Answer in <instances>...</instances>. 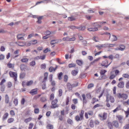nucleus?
<instances>
[{
    "label": "nucleus",
    "instance_id": "nucleus-1",
    "mask_svg": "<svg viewBox=\"0 0 129 129\" xmlns=\"http://www.w3.org/2000/svg\"><path fill=\"white\" fill-rule=\"evenodd\" d=\"M84 113V111L83 110H81L80 112L79 113V115H77L75 117V119L77 121H81L83 119V115Z\"/></svg>",
    "mask_w": 129,
    "mask_h": 129
},
{
    "label": "nucleus",
    "instance_id": "nucleus-2",
    "mask_svg": "<svg viewBox=\"0 0 129 129\" xmlns=\"http://www.w3.org/2000/svg\"><path fill=\"white\" fill-rule=\"evenodd\" d=\"M110 101L111 103H113L114 102V99L113 96L108 93L106 95V101L109 102Z\"/></svg>",
    "mask_w": 129,
    "mask_h": 129
},
{
    "label": "nucleus",
    "instance_id": "nucleus-3",
    "mask_svg": "<svg viewBox=\"0 0 129 129\" xmlns=\"http://www.w3.org/2000/svg\"><path fill=\"white\" fill-rule=\"evenodd\" d=\"M78 85V83L75 82L72 85L69 83H67L66 84V86L69 90H71L72 88L74 87L77 86Z\"/></svg>",
    "mask_w": 129,
    "mask_h": 129
},
{
    "label": "nucleus",
    "instance_id": "nucleus-4",
    "mask_svg": "<svg viewBox=\"0 0 129 129\" xmlns=\"http://www.w3.org/2000/svg\"><path fill=\"white\" fill-rule=\"evenodd\" d=\"M57 102L58 100L57 99H55L52 101L51 102V105L50 106V107L52 109H54L58 107V106L57 104Z\"/></svg>",
    "mask_w": 129,
    "mask_h": 129
},
{
    "label": "nucleus",
    "instance_id": "nucleus-5",
    "mask_svg": "<svg viewBox=\"0 0 129 129\" xmlns=\"http://www.w3.org/2000/svg\"><path fill=\"white\" fill-rule=\"evenodd\" d=\"M117 96L119 98H121L124 100H126L128 97V96L127 94L125 93L121 94L120 93L118 94Z\"/></svg>",
    "mask_w": 129,
    "mask_h": 129
},
{
    "label": "nucleus",
    "instance_id": "nucleus-6",
    "mask_svg": "<svg viewBox=\"0 0 129 129\" xmlns=\"http://www.w3.org/2000/svg\"><path fill=\"white\" fill-rule=\"evenodd\" d=\"M9 74L10 77L14 78L15 81H17V75L16 73L10 71L9 72Z\"/></svg>",
    "mask_w": 129,
    "mask_h": 129
},
{
    "label": "nucleus",
    "instance_id": "nucleus-7",
    "mask_svg": "<svg viewBox=\"0 0 129 129\" xmlns=\"http://www.w3.org/2000/svg\"><path fill=\"white\" fill-rule=\"evenodd\" d=\"M99 116L100 118V119L101 120H105L107 117V114L106 113L104 112L103 113V116L102 115L100 114L99 115Z\"/></svg>",
    "mask_w": 129,
    "mask_h": 129
},
{
    "label": "nucleus",
    "instance_id": "nucleus-8",
    "mask_svg": "<svg viewBox=\"0 0 129 129\" xmlns=\"http://www.w3.org/2000/svg\"><path fill=\"white\" fill-rule=\"evenodd\" d=\"M38 90L37 88H35L30 90L29 93L32 95L36 94H37Z\"/></svg>",
    "mask_w": 129,
    "mask_h": 129
},
{
    "label": "nucleus",
    "instance_id": "nucleus-9",
    "mask_svg": "<svg viewBox=\"0 0 129 129\" xmlns=\"http://www.w3.org/2000/svg\"><path fill=\"white\" fill-rule=\"evenodd\" d=\"M112 62H111L109 64H108L107 65H106V64L108 63V61L107 60H105L102 61V63L101 64V65L102 66H104L106 68H107L108 67V66L110 65L111 63Z\"/></svg>",
    "mask_w": 129,
    "mask_h": 129
},
{
    "label": "nucleus",
    "instance_id": "nucleus-10",
    "mask_svg": "<svg viewBox=\"0 0 129 129\" xmlns=\"http://www.w3.org/2000/svg\"><path fill=\"white\" fill-rule=\"evenodd\" d=\"M21 35H22V36L23 37L25 36V34L24 33H23L19 34H18L17 36V37L18 40H19L20 39H21L22 40H24V38L23 37H20V36Z\"/></svg>",
    "mask_w": 129,
    "mask_h": 129
},
{
    "label": "nucleus",
    "instance_id": "nucleus-11",
    "mask_svg": "<svg viewBox=\"0 0 129 129\" xmlns=\"http://www.w3.org/2000/svg\"><path fill=\"white\" fill-rule=\"evenodd\" d=\"M124 82L123 81H121L118 84L117 86L119 88H122L124 87Z\"/></svg>",
    "mask_w": 129,
    "mask_h": 129
},
{
    "label": "nucleus",
    "instance_id": "nucleus-12",
    "mask_svg": "<svg viewBox=\"0 0 129 129\" xmlns=\"http://www.w3.org/2000/svg\"><path fill=\"white\" fill-rule=\"evenodd\" d=\"M91 26L92 27H101V26L99 24V22H95L92 23Z\"/></svg>",
    "mask_w": 129,
    "mask_h": 129
},
{
    "label": "nucleus",
    "instance_id": "nucleus-13",
    "mask_svg": "<svg viewBox=\"0 0 129 129\" xmlns=\"http://www.w3.org/2000/svg\"><path fill=\"white\" fill-rule=\"evenodd\" d=\"M87 30L90 31H94L98 30V28L97 27H92L88 28Z\"/></svg>",
    "mask_w": 129,
    "mask_h": 129
},
{
    "label": "nucleus",
    "instance_id": "nucleus-14",
    "mask_svg": "<svg viewBox=\"0 0 129 129\" xmlns=\"http://www.w3.org/2000/svg\"><path fill=\"white\" fill-rule=\"evenodd\" d=\"M5 102L6 104L9 103V98L7 94H6L5 95Z\"/></svg>",
    "mask_w": 129,
    "mask_h": 129
},
{
    "label": "nucleus",
    "instance_id": "nucleus-15",
    "mask_svg": "<svg viewBox=\"0 0 129 129\" xmlns=\"http://www.w3.org/2000/svg\"><path fill=\"white\" fill-rule=\"evenodd\" d=\"M59 41V40H53L50 41V44L52 45H53L54 44L58 43Z\"/></svg>",
    "mask_w": 129,
    "mask_h": 129
},
{
    "label": "nucleus",
    "instance_id": "nucleus-16",
    "mask_svg": "<svg viewBox=\"0 0 129 129\" xmlns=\"http://www.w3.org/2000/svg\"><path fill=\"white\" fill-rule=\"evenodd\" d=\"M58 66L56 65V67L55 68H54L52 67H50L49 69V71L50 72H52L53 71L54 72L56 69L57 68Z\"/></svg>",
    "mask_w": 129,
    "mask_h": 129
},
{
    "label": "nucleus",
    "instance_id": "nucleus-17",
    "mask_svg": "<svg viewBox=\"0 0 129 129\" xmlns=\"http://www.w3.org/2000/svg\"><path fill=\"white\" fill-rule=\"evenodd\" d=\"M85 27L84 26L80 25L79 26H77V29H78V30L79 31L80 30H84L85 29Z\"/></svg>",
    "mask_w": 129,
    "mask_h": 129
},
{
    "label": "nucleus",
    "instance_id": "nucleus-18",
    "mask_svg": "<svg viewBox=\"0 0 129 129\" xmlns=\"http://www.w3.org/2000/svg\"><path fill=\"white\" fill-rule=\"evenodd\" d=\"M115 45V44H111L107 43L105 44V47H113Z\"/></svg>",
    "mask_w": 129,
    "mask_h": 129
},
{
    "label": "nucleus",
    "instance_id": "nucleus-19",
    "mask_svg": "<svg viewBox=\"0 0 129 129\" xmlns=\"http://www.w3.org/2000/svg\"><path fill=\"white\" fill-rule=\"evenodd\" d=\"M114 126L116 127L117 128L119 126V124L118 122L116 120L113 121L112 122Z\"/></svg>",
    "mask_w": 129,
    "mask_h": 129
},
{
    "label": "nucleus",
    "instance_id": "nucleus-20",
    "mask_svg": "<svg viewBox=\"0 0 129 129\" xmlns=\"http://www.w3.org/2000/svg\"><path fill=\"white\" fill-rule=\"evenodd\" d=\"M9 114L8 113H5L2 119L3 121H4L7 119L8 117Z\"/></svg>",
    "mask_w": 129,
    "mask_h": 129
},
{
    "label": "nucleus",
    "instance_id": "nucleus-21",
    "mask_svg": "<svg viewBox=\"0 0 129 129\" xmlns=\"http://www.w3.org/2000/svg\"><path fill=\"white\" fill-rule=\"evenodd\" d=\"M118 118L119 122L120 123H122V119L123 117L121 115H118L116 116Z\"/></svg>",
    "mask_w": 129,
    "mask_h": 129
},
{
    "label": "nucleus",
    "instance_id": "nucleus-22",
    "mask_svg": "<svg viewBox=\"0 0 129 129\" xmlns=\"http://www.w3.org/2000/svg\"><path fill=\"white\" fill-rule=\"evenodd\" d=\"M75 39H76L75 37H73L70 39H69L68 37L65 38V40H67V41H74L75 40Z\"/></svg>",
    "mask_w": 129,
    "mask_h": 129
},
{
    "label": "nucleus",
    "instance_id": "nucleus-23",
    "mask_svg": "<svg viewBox=\"0 0 129 129\" xmlns=\"http://www.w3.org/2000/svg\"><path fill=\"white\" fill-rule=\"evenodd\" d=\"M25 73L21 72L20 75V79H23L25 77Z\"/></svg>",
    "mask_w": 129,
    "mask_h": 129
},
{
    "label": "nucleus",
    "instance_id": "nucleus-24",
    "mask_svg": "<svg viewBox=\"0 0 129 129\" xmlns=\"http://www.w3.org/2000/svg\"><path fill=\"white\" fill-rule=\"evenodd\" d=\"M36 63L34 60H33L29 63V65L31 67H34L36 65Z\"/></svg>",
    "mask_w": 129,
    "mask_h": 129
},
{
    "label": "nucleus",
    "instance_id": "nucleus-25",
    "mask_svg": "<svg viewBox=\"0 0 129 129\" xmlns=\"http://www.w3.org/2000/svg\"><path fill=\"white\" fill-rule=\"evenodd\" d=\"M78 72L75 70H73L71 72V74L73 76H76Z\"/></svg>",
    "mask_w": 129,
    "mask_h": 129
},
{
    "label": "nucleus",
    "instance_id": "nucleus-26",
    "mask_svg": "<svg viewBox=\"0 0 129 129\" xmlns=\"http://www.w3.org/2000/svg\"><path fill=\"white\" fill-rule=\"evenodd\" d=\"M107 125L108 127L110 129H112L113 128V126L111 122H108L107 123Z\"/></svg>",
    "mask_w": 129,
    "mask_h": 129
},
{
    "label": "nucleus",
    "instance_id": "nucleus-27",
    "mask_svg": "<svg viewBox=\"0 0 129 129\" xmlns=\"http://www.w3.org/2000/svg\"><path fill=\"white\" fill-rule=\"evenodd\" d=\"M47 129H53V126L52 124H49L47 125Z\"/></svg>",
    "mask_w": 129,
    "mask_h": 129
},
{
    "label": "nucleus",
    "instance_id": "nucleus-28",
    "mask_svg": "<svg viewBox=\"0 0 129 129\" xmlns=\"http://www.w3.org/2000/svg\"><path fill=\"white\" fill-rule=\"evenodd\" d=\"M26 66L25 64H21L20 66V68L21 70L23 71L26 68Z\"/></svg>",
    "mask_w": 129,
    "mask_h": 129
},
{
    "label": "nucleus",
    "instance_id": "nucleus-29",
    "mask_svg": "<svg viewBox=\"0 0 129 129\" xmlns=\"http://www.w3.org/2000/svg\"><path fill=\"white\" fill-rule=\"evenodd\" d=\"M119 48L120 50L123 51L125 49V46L123 45H120L119 46Z\"/></svg>",
    "mask_w": 129,
    "mask_h": 129
},
{
    "label": "nucleus",
    "instance_id": "nucleus-30",
    "mask_svg": "<svg viewBox=\"0 0 129 129\" xmlns=\"http://www.w3.org/2000/svg\"><path fill=\"white\" fill-rule=\"evenodd\" d=\"M32 119V118L31 117H29L28 118L25 119L24 120V122L26 123H27L30 121Z\"/></svg>",
    "mask_w": 129,
    "mask_h": 129
},
{
    "label": "nucleus",
    "instance_id": "nucleus-31",
    "mask_svg": "<svg viewBox=\"0 0 129 129\" xmlns=\"http://www.w3.org/2000/svg\"><path fill=\"white\" fill-rule=\"evenodd\" d=\"M117 40V38L114 35H112V36L111 40L112 41H116Z\"/></svg>",
    "mask_w": 129,
    "mask_h": 129
},
{
    "label": "nucleus",
    "instance_id": "nucleus-32",
    "mask_svg": "<svg viewBox=\"0 0 129 129\" xmlns=\"http://www.w3.org/2000/svg\"><path fill=\"white\" fill-rule=\"evenodd\" d=\"M76 62L77 64L80 66H81L82 64V62L81 61L77 60L76 61Z\"/></svg>",
    "mask_w": 129,
    "mask_h": 129
},
{
    "label": "nucleus",
    "instance_id": "nucleus-33",
    "mask_svg": "<svg viewBox=\"0 0 129 129\" xmlns=\"http://www.w3.org/2000/svg\"><path fill=\"white\" fill-rule=\"evenodd\" d=\"M33 83V81L32 80H30L28 81L26 83V85L29 86L31 85Z\"/></svg>",
    "mask_w": 129,
    "mask_h": 129
},
{
    "label": "nucleus",
    "instance_id": "nucleus-34",
    "mask_svg": "<svg viewBox=\"0 0 129 129\" xmlns=\"http://www.w3.org/2000/svg\"><path fill=\"white\" fill-rule=\"evenodd\" d=\"M14 120V119L13 118H10L8 119L7 122L9 123H10L13 122Z\"/></svg>",
    "mask_w": 129,
    "mask_h": 129
},
{
    "label": "nucleus",
    "instance_id": "nucleus-35",
    "mask_svg": "<svg viewBox=\"0 0 129 129\" xmlns=\"http://www.w3.org/2000/svg\"><path fill=\"white\" fill-rule=\"evenodd\" d=\"M7 66L9 68H14V65L10 62L8 64Z\"/></svg>",
    "mask_w": 129,
    "mask_h": 129
},
{
    "label": "nucleus",
    "instance_id": "nucleus-36",
    "mask_svg": "<svg viewBox=\"0 0 129 129\" xmlns=\"http://www.w3.org/2000/svg\"><path fill=\"white\" fill-rule=\"evenodd\" d=\"M86 96L87 99H90L92 96L90 93H88L86 94Z\"/></svg>",
    "mask_w": 129,
    "mask_h": 129
},
{
    "label": "nucleus",
    "instance_id": "nucleus-37",
    "mask_svg": "<svg viewBox=\"0 0 129 129\" xmlns=\"http://www.w3.org/2000/svg\"><path fill=\"white\" fill-rule=\"evenodd\" d=\"M18 99L17 98L15 99L13 101V103L15 104V106H16L18 104Z\"/></svg>",
    "mask_w": 129,
    "mask_h": 129
},
{
    "label": "nucleus",
    "instance_id": "nucleus-38",
    "mask_svg": "<svg viewBox=\"0 0 129 129\" xmlns=\"http://www.w3.org/2000/svg\"><path fill=\"white\" fill-rule=\"evenodd\" d=\"M107 72V71L106 70H104L103 71L101 70L100 72V74L101 75V76H102V75H104Z\"/></svg>",
    "mask_w": 129,
    "mask_h": 129
},
{
    "label": "nucleus",
    "instance_id": "nucleus-39",
    "mask_svg": "<svg viewBox=\"0 0 129 129\" xmlns=\"http://www.w3.org/2000/svg\"><path fill=\"white\" fill-rule=\"evenodd\" d=\"M92 101V102H91V103L93 104H94L95 102L98 101V100L95 98H93Z\"/></svg>",
    "mask_w": 129,
    "mask_h": 129
},
{
    "label": "nucleus",
    "instance_id": "nucleus-40",
    "mask_svg": "<svg viewBox=\"0 0 129 129\" xmlns=\"http://www.w3.org/2000/svg\"><path fill=\"white\" fill-rule=\"evenodd\" d=\"M28 59L27 58L22 59L21 60V61L23 62H26L28 61Z\"/></svg>",
    "mask_w": 129,
    "mask_h": 129
},
{
    "label": "nucleus",
    "instance_id": "nucleus-41",
    "mask_svg": "<svg viewBox=\"0 0 129 129\" xmlns=\"http://www.w3.org/2000/svg\"><path fill=\"white\" fill-rule=\"evenodd\" d=\"M124 112L126 114V117H127L129 115V108H128L127 110L126 111H124Z\"/></svg>",
    "mask_w": 129,
    "mask_h": 129
},
{
    "label": "nucleus",
    "instance_id": "nucleus-42",
    "mask_svg": "<svg viewBox=\"0 0 129 129\" xmlns=\"http://www.w3.org/2000/svg\"><path fill=\"white\" fill-rule=\"evenodd\" d=\"M46 100V99L45 97H42L41 98L40 100L42 102H45Z\"/></svg>",
    "mask_w": 129,
    "mask_h": 129
},
{
    "label": "nucleus",
    "instance_id": "nucleus-43",
    "mask_svg": "<svg viewBox=\"0 0 129 129\" xmlns=\"http://www.w3.org/2000/svg\"><path fill=\"white\" fill-rule=\"evenodd\" d=\"M68 19L69 21H70L74 20L75 19V18L72 17H68Z\"/></svg>",
    "mask_w": 129,
    "mask_h": 129
},
{
    "label": "nucleus",
    "instance_id": "nucleus-44",
    "mask_svg": "<svg viewBox=\"0 0 129 129\" xmlns=\"http://www.w3.org/2000/svg\"><path fill=\"white\" fill-rule=\"evenodd\" d=\"M39 108H35L34 110V113L36 114H38L39 112Z\"/></svg>",
    "mask_w": 129,
    "mask_h": 129
},
{
    "label": "nucleus",
    "instance_id": "nucleus-45",
    "mask_svg": "<svg viewBox=\"0 0 129 129\" xmlns=\"http://www.w3.org/2000/svg\"><path fill=\"white\" fill-rule=\"evenodd\" d=\"M31 44L32 45H34L36 44L37 43V40H32L30 41Z\"/></svg>",
    "mask_w": 129,
    "mask_h": 129
},
{
    "label": "nucleus",
    "instance_id": "nucleus-46",
    "mask_svg": "<svg viewBox=\"0 0 129 129\" xmlns=\"http://www.w3.org/2000/svg\"><path fill=\"white\" fill-rule=\"evenodd\" d=\"M43 83L42 85V89H45L46 88V82H42Z\"/></svg>",
    "mask_w": 129,
    "mask_h": 129
},
{
    "label": "nucleus",
    "instance_id": "nucleus-47",
    "mask_svg": "<svg viewBox=\"0 0 129 129\" xmlns=\"http://www.w3.org/2000/svg\"><path fill=\"white\" fill-rule=\"evenodd\" d=\"M76 64L74 63H71L69 65V68H71L75 67Z\"/></svg>",
    "mask_w": 129,
    "mask_h": 129
},
{
    "label": "nucleus",
    "instance_id": "nucleus-48",
    "mask_svg": "<svg viewBox=\"0 0 129 129\" xmlns=\"http://www.w3.org/2000/svg\"><path fill=\"white\" fill-rule=\"evenodd\" d=\"M90 126L91 127H93L94 126V125L93 124V120H91L90 121Z\"/></svg>",
    "mask_w": 129,
    "mask_h": 129
},
{
    "label": "nucleus",
    "instance_id": "nucleus-49",
    "mask_svg": "<svg viewBox=\"0 0 129 129\" xmlns=\"http://www.w3.org/2000/svg\"><path fill=\"white\" fill-rule=\"evenodd\" d=\"M63 74L62 72L58 74V77L59 80H60L61 79V76Z\"/></svg>",
    "mask_w": 129,
    "mask_h": 129
},
{
    "label": "nucleus",
    "instance_id": "nucleus-50",
    "mask_svg": "<svg viewBox=\"0 0 129 129\" xmlns=\"http://www.w3.org/2000/svg\"><path fill=\"white\" fill-rule=\"evenodd\" d=\"M53 78V75L52 74H50L49 76V79L50 82H51L52 81Z\"/></svg>",
    "mask_w": 129,
    "mask_h": 129
},
{
    "label": "nucleus",
    "instance_id": "nucleus-51",
    "mask_svg": "<svg viewBox=\"0 0 129 129\" xmlns=\"http://www.w3.org/2000/svg\"><path fill=\"white\" fill-rule=\"evenodd\" d=\"M122 76L125 78H129V75L127 74H123L122 75Z\"/></svg>",
    "mask_w": 129,
    "mask_h": 129
},
{
    "label": "nucleus",
    "instance_id": "nucleus-52",
    "mask_svg": "<svg viewBox=\"0 0 129 129\" xmlns=\"http://www.w3.org/2000/svg\"><path fill=\"white\" fill-rule=\"evenodd\" d=\"M116 76L115 75L112 74L109 77V79L110 80L114 78Z\"/></svg>",
    "mask_w": 129,
    "mask_h": 129
},
{
    "label": "nucleus",
    "instance_id": "nucleus-53",
    "mask_svg": "<svg viewBox=\"0 0 129 129\" xmlns=\"http://www.w3.org/2000/svg\"><path fill=\"white\" fill-rule=\"evenodd\" d=\"M87 113L89 115L92 116L93 115V112L92 111H89L87 112Z\"/></svg>",
    "mask_w": 129,
    "mask_h": 129
},
{
    "label": "nucleus",
    "instance_id": "nucleus-54",
    "mask_svg": "<svg viewBox=\"0 0 129 129\" xmlns=\"http://www.w3.org/2000/svg\"><path fill=\"white\" fill-rule=\"evenodd\" d=\"M1 86V90L2 92H3L4 91L5 87L4 85H0Z\"/></svg>",
    "mask_w": 129,
    "mask_h": 129
},
{
    "label": "nucleus",
    "instance_id": "nucleus-55",
    "mask_svg": "<svg viewBox=\"0 0 129 129\" xmlns=\"http://www.w3.org/2000/svg\"><path fill=\"white\" fill-rule=\"evenodd\" d=\"M58 92L59 93V96H61L62 94V90L61 89H59L58 90Z\"/></svg>",
    "mask_w": 129,
    "mask_h": 129
},
{
    "label": "nucleus",
    "instance_id": "nucleus-56",
    "mask_svg": "<svg viewBox=\"0 0 129 129\" xmlns=\"http://www.w3.org/2000/svg\"><path fill=\"white\" fill-rule=\"evenodd\" d=\"M101 35H107L108 36H109V39H110V38L111 37V34L110 33H107V32L104 33L103 34H102Z\"/></svg>",
    "mask_w": 129,
    "mask_h": 129
},
{
    "label": "nucleus",
    "instance_id": "nucleus-57",
    "mask_svg": "<svg viewBox=\"0 0 129 129\" xmlns=\"http://www.w3.org/2000/svg\"><path fill=\"white\" fill-rule=\"evenodd\" d=\"M54 98V95L52 93L50 95V100H53Z\"/></svg>",
    "mask_w": 129,
    "mask_h": 129
},
{
    "label": "nucleus",
    "instance_id": "nucleus-58",
    "mask_svg": "<svg viewBox=\"0 0 129 129\" xmlns=\"http://www.w3.org/2000/svg\"><path fill=\"white\" fill-rule=\"evenodd\" d=\"M45 57L46 55H44L42 56H40V59L44 60L45 59Z\"/></svg>",
    "mask_w": 129,
    "mask_h": 129
},
{
    "label": "nucleus",
    "instance_id": "nucleus-59",
    "mask_svg": "<svg viewBox=\"0 0 129 129\" xmlns=\"http://www.w3.org/2000/svg\"><path fill=\"white\" fill-rule=\"evenodd\" d=\"M56 60L57 61L58 63L60 64H61L64 63L63 62H61V60L58 58H56Z\"/></svg>",
    "mask_w": 129,
    "mask_h": 129
},
{
    "label": "nucleus",
    "instance_id": "nucleus-60",
    "mask_svg": "<svg viewBox=\"0 0 129 129\" xmlns=\"http://www.w3.org/2000/svg\"><path fill=\"white\" fill-rule=\"evenodd\" d=\"M94 84L93 83H90L87 86L88 88H90L93 87Z\"/></svg>",
    "mask_w": 129,
    "mask_h": 129
},
{
    "label": "nucleus",
    "instance_id": "nucleus-61",
    "mask_svg": "<svg viewBox=\"0 0 129 129\" xmlns=\"http://www.w3.org/2000/svg\"><path fill=\"white\" fill-rule=\"evenodd\" d=\"M33 124L32 123H29V126L28 127L29 129H31L33 126Z\"/></svg>",
    "mask_w": 129,
    "mask_h": 129
},
{
    "label": "nucleus",
    "instance_id": "nucleus-62",
    "mask_svg": "<svg viewBox=\"0 0 129 129\" xmlns=\"http://www.w3.org/2000/svg\"><path fill=\"white\" fill-rule=\"evenodd\" d=\"M123 129H129V124L126 125L123 127Z\"/></svg>",
    "mask_w": 129,
    "mask_h": 129
},
{
    "label": "nucleus",
    "instance_id": "nucleus-63",
    "mask_svg": "<svg viewBox=\"0 0 129 129\" xmlns=\"http://www.w3.org/2000/svg\"><path fill=\"white\" fill-rule=\"evenodd\" d=\"M41 68L43 69H45L46 68V65L45 63L42 64L41 66Z\"/></svg>",
    "mask_w": 129,
    "mask_h": 129
},
{
    "label": "nucleus",
    "instance_id": "nucleus-64",
    "mask_svg": "<svg viewBox=\"0 0 129 129\" xmlns=\"http://www.w3.org/2000/svg\"><path fill=\"white\" fill-rule=\"evenodd\" d=\"M68 123L70 124H71L73 123L72 120L70 119H68L67 120Z\"/></svg>",
    "mask_w": 129,
    "mask_h": 129
}]
</instances>
